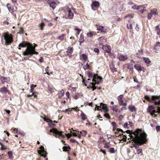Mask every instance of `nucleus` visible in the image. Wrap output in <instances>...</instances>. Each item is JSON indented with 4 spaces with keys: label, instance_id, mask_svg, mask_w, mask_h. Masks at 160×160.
I'll list each match as a JSON object with an SVG mask.
<instances>
[{
    "label": "nucleus",
    "instance_id": "46",
    "mask_svg": "<svg viewBox=\"0 0 160 160\" xmlns=\"http://www.w3.org/2000/svg\"><path fill=\"white\" fill-rule=\"evenodd\" d=\"M0 144L2 146L1 148L2 150H5L7 148L6 146L3 145L2 143H0Z\"/></svg>",
    "mask_w": 160,
    "mask_h": 160
},
{
    "label": "nucleus",
    "instance_id": "47",
    "mask_svg": "<svg viewBox=\"0 0 160 160\" xmlns=\"http://www.w3.org/2000/svg\"><path fill=\"white\" fill-rule=\"evenodd\" d=\"M152 16V15L150 13H149L148 15V19H151Z\"/></svg>",
    "mask_w": 160,
    "mask_h": 160
},
{
    "label": "nucleus",
    "instance_id": "38",
    "mask_svg": "<svg viewBox=\"0 0 160 160\" xmlns=\"http://www.w3.org/2000/svg\"><path fill=\"white\" fill-rule=\"evenodd\" d=\"M154 108V107L153 106H152V105L149 106L148 107V110L149 111V112H152V111L154 110H153Z\"/></svg>",
    "mask_w": 160,
    "mask_h": 160
},
{
    "label": "nucleus",
    "instance_id": "4",
    "mask_svg": "<svg viewBox=\"0 0 160 160\" xmlns=\"http://www.w3.org/2000/svg\"><path fill=\"white\" fill-rule=\"evenodd\" d=\"M3 35L4 38L5 40V44L6 45H8L12 42V38L11 34H9L8 33H4Z\"/></svg>",
    "mask_w": 160,
    "mask_h": 160
},
{
    "label": "nucleus",
    "instance_id": "43",
    "mask_svg": "<svg viewBox=\"0 0 160 160\" xmlns=\"http://www.w3.org/2000/svg\"><path fill=\"white\" fill-rule=\"evenodd\" d=\"M70 148L69 147H67L66 146H64L63 147V149L64 151H68L70 149Z\"/></svg>",
    "mask_w": 160,
    "mask_h": 160
},
{
    "label": "nucleus",
    "instance_id": "57",
    "mask_svg": "<svg viewBox=\"0 0 160 160\" xmlns=\"http://www.w3.org/2000/svg\"><path fill=\"white\" fill-rule=\"evenodd\" d=\"M112 109L113 111L115 112H118V110L116 109L114 107H112Z\"/></svg>",
    "mask_w": 160,
    "mask_h": 160
},
{
    "label": "nucleus",
    "instance_id": "48",
    "mask_svg": "<svg viewBox=\"0 0 160 160\" xmlns=\"http://www.w3.org/2000/svg\"><path fill=\"white\" fill-rule=\"evenodd\" d=\"M142 149H138L137 150V153L138 154H139L140 153H141V155H142Z\"/></svg>",
    "mask_w": 160,
    "mask_h": 160
},
{
    "label": "nucleus",
    "instance_id": "40",
    "mask_svg": "<svg viewBox=\"0 0 160 160\" xmlns=\"http://www.w3.org/2000/svg\"><path fill=\"white\" fill-rule=\"evenodd\" d=\"M83 59L85 61H86L87 59V56L85 54H82V55Z\"/></svg>",
    "mask_w": 160,
    "mask_h": 160
},
{
    "label": "nucleus",
    "instance_id": "55",
    "mask_svg": "<svg viewBox=\"0 0 160 160\" xmlns=\"http://www.w3.org/2000/svg\"><path fill=\"white\" fill-rule=\"evenodd\" d=\"M65 135L66 137H67L68 138H70L72 136V134H65Z\"/></svg>",
    "mask_w": 160,
    "mask_h": 160
},
{
    "label": "nucleus",
    "instance_id": "42",
    "mask_svg": "<svg viewBox=\"0 0 160 160\" xmlns=\"http://www.w3.org/2000/svg\"><path fill=\"white\" fill-rule=\"evenodd\" d=\"M8 154L9 156V158L10 159H12L13 156H12V153L11 151H9L8 152Z\"/></svg>",
    "mask_w": 160,
    "mask_h": 160
},
{
    "label": "nucleus",
    "instance_id": "20",
    "mask_svg": "<svg viewBox=\"0 0 160 160\" xmlns=\"http://www.w3.org/2000/svg\"><path fill=\"white\" fill-rule=\"evenodd\" d=\"M143 54V51L142 49L138 50V52L136 53V56L138 58H141Z\"/></svg>",
    "mask_w": 160,
    "mask_h": 160
},
{
    "label": "nucleus",
    "instance_id": "29",
    "mask_svg": "<svg viewBox=\"0 0 160 160\" xmlns=\"http://www.w3.org/2000/svg\"><path fill=\"white\" fill-rule=\"evenodd\" d=\"M43 119L44 121H46L48 123V122H55V123H57V122H56L55 121H53L52 120L48 118H46L45 117L43 118Z\"/></svg>",
    "mask_w": 160,
    "mask_h": 160
},
{
    "label": "nucleus",
    "instance_id": "14",
    "mask_svg": "<svg viewBox=\"0 0 160 160\" xmlns=\"http://www.w3.org/2000/svg\"><path fill=\"white\" fill-rule=\"evenodd\" d=\"M99 6V2L96 1L93 2L91 5L92 8L93 10H95V9L94 8V7L97 8Z\"/></svg>",
    "mask_w": 160,
    "mask_h": 160
},
{
    "label": "nucleus",
    "instance_id": "37",
    "mask_svg": "<svg viewBox=\"0 0 160 160\" xmlns=\"http://www.w3.org/2000/svg\"><path fill=\"white\" fill-rule=\"evenodd\" d=\"M80 133L83 136H85L86 135L87 133L86 131L85 130H82V131L80 132Z\"/></svg>",
    "mask_w": 160,
    "mask_h": 160
},
{
    "label": "nucleus",
    "instance_id": "12",
    "mask_svg": "<svg viewBox=\"0 0 160 160\" xmlns=\"http://www.w3.org/2000/svg\"><path fill=\"white\" fill-rule=\"evenodd\" d=\"M47 3L49 4L50 7L54 9L56 7L57 4L55 2L52 1V0H47Z\"/></svg>",
    "mask_w": 160,
    "mask_h": 160
},
{
    "label": "nucleus",
    "instance_id": "28",
    "mask_svg": "<svg viewBox=\"0 0 160 160\" xmlns=\"http://www.w3.org/2000/svg\"><path fill=\"white\" fill-rule=\"evenodd\" d=\"M65 36L66 34H62L57 37V38L59 39L61 41H62L65 39Z\"/></svg>",
    "mask_w": 160,
    "mask_h": 160
},
{
    "label": "nucleus",
    "instance_id": "6",
    "mask_svg": "<svg viewBox=\"0 0 160 160\" xmlns=\"http://www.w3.org/2000/svg\"><path fill=\"white\" fill-rule=\"evenodd\" d=\"M34 54L38 55V53L35 51V47H33L32 44L31 47H28V49L26 52L25 56H31Z\"/></svg>",
    "mask_w": 160,
    "mask_h": 160
},
{
    "label": "nucleus",
    "instance_id": "10",
    "mask_svg": "<svg viewBox=\"0 0 160 160\" xmlns=\"http://www.w3.org/2000/svg\"><path fill=\"white\" fill-rule=\"evenodd\" d=\"M66 18H68L69 19L72 18L73 16V14L71 11L70 8H66Z\"/></svg>",
    "mask_w": 160,
    "mask_h": 160
},
{
    "label": "nucleus",
    "instance_id": "13",
    "mask_svg": "<svg viewBox=\"0 0 160 160\" xmlns=\"http://www.w3.org/2000/svg\"><path fill=\"white\" fill-rule=\"evenodd\" d=\"M117 58L120 61H124L127 60L128 58L127 55H123L122 54L118 55Z\"/></svg>",
    "mask_w": 160,
    "mask_h": 160
},
{
    "label": "nucleus",
    "instance_id": "49",
    "mask_svg": "<svg viewBox=\"0 0 160 160\" xmlns=\"http://www.w3.org/2000/svg\"><path fill=\"white\" fill-rule=\"evenodd\" d=\"M48 68H49V67H47L45 69V71L46 72V73H47L48 74V75H49V72H48V71H49V70H48Z\"/></svg>",
    "mask_w": 160,
    "mask_h": 160
},
{
    "label": "nucleus",
    "instance_id": "19",
    "mask_svg": "<svg viewBox=\"0 0 160 160\" xmlns=\"http://www.w3.org/2000/svg\"><path fill=\"white\" fill-rule=\"evenodd\" d=\"M100 106L99 107L103 109V112H108V110L107 108V106L106 104H104L102 103L100 104Z\"/></svg>",
    "mask_w": 160,
    "mask_h": 160
},
{
    "label": "nucleus",
    "instance_id": "34",
    "mask_svg": "<svg viewBox=\"0 0 160 160\" xmlns=\"http://www.w3.org/2000/svg\"><path fill=\"white\" fill-rule=\"evenodd\" d=\"M79 41L81 43L83 42L84 41V37L82 34H80V37L79 39Z\"/></svg>",
    "mask_w": 160,
    "mask_h": 160
},
{
    "label": "nucleus",
    "instance_id": "26",
    "mask_svg": "<svg viewBox=\"0 0 160 160\" xmlns=\"http://www.w3.org/2000/svg\"><path fill=\"white\" fill-rule=\"evenodd\" d=\"M128 109L131 112H135L136 111V108L133 105H130L128 107Z\"/></svg>",
    "mask_w": 160,
    "mask_h": 160
},
{
    "label": "nucleus",
    "instance_id": "61",
    "mask_svg": "<svg viewBox=\"0 0 160 160\" xmlns=\"http://www.w3.org/2000/svg\"><path fill=\"white\" fill-rule=\"evenodd\" d=\"M136 29L137 31H138L139 30L138 25L137 24L136 25Z\"/></svg>",
    "mask_w": 160,
    "mask_h": 160
},
{
    "label": "nucleus",
    "instance_id": "15",
    "mask_svg": "<svg viewBox=\"0 0 160 160\" xmlns=\"http://www.w3.org/2000/svg\"><path fill=\"white\" fill-rule=\"evenodd\" d=\"M98 41L99 44L102 45L106 42V39L105 37H101L98 39Z\"/></svg>",
    "mask_w": 160,
    "mask_h": 160
},
{
    "label": "nucleus",
    "instance_id": "64",
    "mask_svg": "<svg viewBox=\"0 0 160 160\" xmlns=\"http://www.w3.org/2000/svg\"><path fill=\"white\" fill-rule=\"evenodd\" d=\"M123 118V116L122 115H120L119 116V119L120 120L122 119Z\"/></svg>",
    "mask_w": 160,
    "mask_h": 160
},
{
    "label": "nucleus",
    "instance_id": "8",
    "mask_svg": "<svg viewBox=\"0 0 160 160\" xmlns=\"http://www.w3.org/2000/svg\"><path fill=\"white\" fill-rule=\"evenodd\" d=\"M36 85H34L32 84L30 86V91L31 92H32V94L31 95H28V97H31L32 99L33 98H35L37 97V95H36V92H33V90L34 89V88L36 87Z\"/></svg>",
    "mask_w": 160,
    "mask_h": 160
},
{
    "label": "nucleus",
    "instance_id": "62",
    "mask_svg": "<svg viewBox=\"0 0 160 160\" xmlns=\"http://www.w3.org/2000/svg\"><path fill=\"white\" fill-rule=\"evenodd\" d=\"M3 23L5 24H9V22L7 21H4Z\"/></svg>",
    "mask_w": 160,
    "mask_h": 160
},
{
    "label": "nucleus",
    "instance_id": "33",
    "mask_svg": "<svg viewBox=\"0 0 160 160\" xmlns=\"http://www.w3.org/2000/svg\"><path fill=\"white\" fill-rule=\"evenodd\" d=\"M143 60L145 63L147 64H149L151 62L150 60L148 58H144Z\"/></svg>",
    "mask_w": 160,
    "mask_h": 160
},
{
    "label": "nucleus",
    "instance_id": "39",
    "mask_svg": "<svg viewBox=\"0 0 160 160\" xmlns=\"http://www.w3.org/2000/svg\"><path fill=\"white\" fill-rule=\"evenodd\" d=\"M147 4H144L143 5H140V7H141L142 8V9L140 10H142V12H143V11L144 8H146L147 7Z\"/></svg>",
    "mask_w": 160,
    "mask_h": 160
},
{
    "label": "nucleus",
    "instance_id": "17",
    "mask_svg": "<svg viewBox=\"0 0 160 160\" xmlns=\"http://www.w3.org/2000/svg\"><path fill=\"white\" fill-rule=\"evenodd\" d=\"M0 79L2 83H4L5 82L8 83L9 82L10 79L8 78L0 76Z\"/></svg>",
    "mask_w": 160,
    "mask_h": 160
},
{
    "label": "nucleus",
    "instance_id": "9",
    "mask_svg": "<svg viewBox=\"0 0 160 160\" xmlns=\"http://www.w3.org/2000/svg\"><path fill=\"white\" fill-rule=\"evenodd\" d=\"M40 150L38 151V153L44 157H46L47 152L44 150V147L43 146H41L40 147Z\"/></svg>",
    "mask_w": 160,
    "mask_h": 160
},
{
    "label": "nucleus",
    "instance_id": "58",
    "mask_svg": "<svg viewBox=\"0 0 160 160\" xmlns=\"http://www.w3.org/2000/svg\"><path fill=\"white\" fill-rule=\"evenodd\" d=\"M123 136L124 137V138H123V139H122V140L125 142L126 141V139H127V137H126V135H123Z\"/></svg>",
    "mask_w": 160,
    "mask_h": 160
},
{
    "label": "nucleus",
    "instance_id": "32",
    "mask_svg": "<svg viewBox=\"0 0 160 160\" xmlns=\"http://www.w3.org/2000/svg\"><path fill=\"white\" fill-rule=\"evenodd\" d=\"M95 34V33L94 32H88L87 33V35L90 37H92L93 35Z\"/></svg>",
    "mask_w": 160,
    "mask_h": 160
},
{
    "label": "nucleus",
    "instance_id": "18",
    "mask_svg": "<svg viewBox=\"0 0 160 160\" xmlns=\"http://www.w3.org/2000/svg\"><path fill=\"white\" fill-rule=\"evenodd\" d=\"M97 30L99 31L101 33H106V29L102 26H99L98 27H97Z\"/></svg>",
    "mask_w": 160,
    "mask_h": 160
},
{
    "label": "nucleus",
    "instance_id": "52",
    "mask_svg": "<svg viewBox=\"0 0 160 160\" xmlns=\"http://www.w3.org/2000/svg\"><path fill=\"white\" fill-rule=\"evenodd\" d=\"M70 141L72 142V143H75V142H77V143H78V141H76L75 140L73 139H70Z\"/></svg>",
    "mask_w": 160,
    "mask_h": 160
},
{
    "label": "nucleus",
    "instance_id": "3",
    "mask_svg": "<svg viewBox=\"0 0 160 160\" xmlns=\"http://www.w3.org/2000/svg\"><path fill=\"white\" fill-rule=\"evenodd\" d=\"M145 99L151 102L154 103L156 105L160 106V95L158 96H152L151 97L148 96H145ZM158 109L160 113V107L158 108Z\"/></svg>",
    "mask_w": 160,
    "mask_h": 160
},
{
    "label": "nucleus",
    "instance_id": "27",
    "mask_svg": "<svg viewBox=\"0 0 160 160\" xmlns=\"http://www.w3.org/2000/svg\"><path fill=\"white\" fill-rule=\"evenodd\" d=\"M127 68L130 70V71L132 72H133V66L132 64L130 63L127 64Z\"/></svg>",
    "mask_w": 160,
    "mask_h": 160
},
{
    "label": "nucleus",
    "instance_id": "22",
    "mask_svg": "<svg viewBox=\"0 0 160 160\" xmlns=\"http://www.w3.org/2000/svg\"><path fill=\"white\" fill-rule=\"evenodd\" d=\"M150 12L154 15H157L158 14L157 9L155 8L151 10Z\"/></svg>",
    "mask_w": 160,
    "mask_h": 160
},
{
    "label": "nucleus",
    "instance_id": "53",
    "mask_svg": "<svg viewBox=\"0 0 160 160\" xmlns=\"http://www.w3.org/2000/svg\"><path fill=\"white\" fill-rule=\"evenodd\" d=\"M70 133H72V135L74 137H76L77 136V134L75 132H72V131H70Z\"/></svg>",
    "mask_w": 160,
    "mask_h": 160
},
{
    "label": "nucleus",
    "instance_id": "41",
    "mask_svg": "<svg viewBox=\"0 0 160 160\" xmlns=\"http://www.w3.org/2000/svg\"><path fill=\"white\" fill-rule=\"evenodd\" d=\"M45 24L43 22H42L40 25V29L42 30L43 29Z\"/></svg>",
    "mask_w": 160,
    "mask_h": 160
},
{
    "label": "nucleus",
    "instance_id": "30",
    "mask_svg": "<svg viewBox=\"0 0 160 160\" xmlns=\"http://www.w3.org/2000/svg\"><path fill=\"white\" fill-rule=\"evenodd\" d=\"M154 48L156 50L160 48V42H158L156 43L154 46Z\"/></svg>",
    "mask_w": 160,
    "mask_h": 160
},
{
    "label": "nucleus",
    "instance_id": "31",
    "mask_svg": "<svg viewBox=\"0 0 160 160\" xmlns=\"http://www.w3.org/2000/svg\"><path fill=\"white\" fill-rule=\"evenodd\" d=\"M64 92L63 90L59 91L58 92L59 97L60 98L62 97L64 95Z\"/></svg>",
    "mask_w": 160,
    "mask_h": 160
},
{
    "label": "nucleus",
    "instance_id": "63",
    "mask_svg": "<svg viewBox=\"0 0 160 160\" xmlns=\"http://www.w3.org/2000/svg\"><path fill=\"white\" fill-rule=\"evenodd\" d=\"M112 125L114 126H116V123H115V122H112Z\"/></svg>",
    "mask_w": 160,
    "mask_h": 160
},
{
    "label": "nucleus",
    "instance_id": "21",
    "mask_svg": "<svg viewBox=\"0 0 160 160\" xmlns=\"http://www.w3.org/2000/svg\"><path fill=\"white\" fill-rule=\"evenodd\" d=\"M73 51V49L71 47H69L68 48V50L67 51V55L68 56H69L72 54Z\"/></svg>",
    "mask_w": 160,
    "mask_h": 160
},
{
    "label": "nucleus",
    "instance_id": "45",
    "mask_svg": "<svg viewBox=\"0 0 160 160\" xmlns=\"http://www.w3.org/2000/svg\"><path fill=\"white\" fill-rule=\"evenodd\" d=\"M150 113V114L152 116H153V115H155V116H156V115L154 114V113L156 112L155 110H153L152 112H149Z\"/></svg>",
    "mask_w": 160,
    "mask_h": 160
},
{
    "label": "nucleus",
    "instance_id": "36",
    "mask_svg": "<svg viewBox=\"0 0 160 160\" xmlns=\"http://www.w3.org/2000/svg\"><path fill=\"white\" fill-rule=\"evenodd\" d=\"M81 112H82V111ZM81 117L82 119L84 120H86V119L87 118L86 117V115L84 114V113H83L82 112L81 114Z\"/></svg>",
    "mask_w": 160,
    "mask_h": 160
},
{
    "label": "nucleus",
    "instance_id": "16",
    "mask_svg": "<svg viewBox=\"0 0 160 160\" xmlns=\"http://www.w3.org/2000/svg\"><path fill=\"white\" fill-rule=\"evenodd\" d=\"M102 48L104 51L108 52L109 53L111 52V47L108 45H103Z\"/></svg>",
    "mask_w": 160,
    "mask_h": 160
},
{
    "label": "nucleus",
    "instance_id": "54",
    "mask_svg": "<svg viewBox=\"0 0 160 160\" xmlns=\"http://www.w3.org/2000/svg\"><path fill=\"white\" fill-rule=\"evenodd\" d=\"M94 52H95L96 53H97L98 54L99 53V49L98 48H95L94 49Z\"/></svg>",
    "mask_w": 160,
    "mask_h": 160
},
{
    "label": "nucleus",
    "instance_id": "44",
    "mask_svg": "<svg viewBox=\"0 0 160 160\" xmlns=\"http://www.w3.org/2000/svg\"><path fill=\"white\" fill-rule=\"evenodd\" d=\"M103 116L107 119H109L110 118V115L108 113H105L104 115Z\"/></svg>",
    "mask_w": 160,
    "mask_h": 160
},
{
    "label": "nucleus",
    "instance_id": "2",
    "mask_svg": "<svg viewBox=\"0 0 160 160\" xmlns=\"http://www.w3.org/2000/svg\"><path fill=\"white\" fill-rule=\"evenodd\" d=\"M88 78H92V81L93 82H90L89 86L92 89V90L94 91L96 88V87L95 86V84L96 83L98 84L99 82H102V78L101 77L98 76L97 74L93 75L90 72L88 73Z\"/></svg>",
    "mask_w": 160,
    "mask_h": 160
},
{
    "label": "nucleus",
    "instance_id": "5",
    "mask_svg": "<svg viewBox=\"0 0 160 160\" xmlns=\"http://www.w3.org/2000/svg\"><path fill=\"white\" fill-rule=\"evenodd\" d=\"M32 44L29 43L26 41H23L20 43L18 45V49H21V47H27V48L24 52H23V54L25 56L26 52L28 49V47H31Z\"/></svg>",
    "mask_w": 160,
    "mask_h": 160
},
{
    "label": "nucleus",
    "instance_id": "23",
    "mask_svg": "<svg viewBox=\"0 0 160 160\" xmlns=\"http://www.w3.org/2000/svg\"><path fill=\"white\" fill-rule=\"evenodd\" d=\"M8 8L9 11L11 12H14L17 9L16 7L15 6L12 7H8Z\"/></svg>",
    "mask_w": 160,
    "mask_h": 160
},
{
    "label": "nucleus",
    "instance_id": "24",
    "mask_svg": "<svg viewBox=\"0 0 160 160\" xmlns=\"http://www.w3.org/2000/svg\"><path fill=\"white\" fill-rule=\"evenodd\" d=\"M134 67L138 71H141L142 70V68L141 66L137 64L134 65Z\"/></svg>",
    "mask_w": 160,
    "mask_h": 160
},
{
    "label": "nucleus",
    "instance_id": "51",
    "mask_svg": "<svg viewBox=\"0 0 160 160\" xmlns=\"http://www.w3.org/2000/svg\"><path fill=\"white\" fill-rule=\"evenodd\" d=\"M109 151L111 153H114L115 152V150L114 148H111L109 149Z\"/></svg>",
    "mask_w": 160,
    "mask_h": 160
},
{
    "label": "nucleus",
    "instance_id": "56",
    "mask_svg": "<svg viewBox=\"0 0 160 160\" xmlns=\"http://www.w3.org/2000/svg\"><path fill=\"white\" fill-rule=\"evenodd\" d=\"M75 30H76L77 31V34L78 35L79 34L80 32L81 31V30L78 29V28H76L75 29Z\"/></svg>",
    "mask_w": 160,
    "mask_h": 160
},
{
    "label": "nucleus",
    "instance_id": "25",
    "mask_svg": "<svg viewBox=\"0 0 160 160\" xmlns=\"http://www.w3.org/2000/svg\"><path fill=\"white\" fill-rule=\"evenodd\" d=\"M8 91L7 88L4 87L0 89V92L2 93H6Z\"/></svg>",
    "mask_w": 160,
    "mask_h": 160
},
{
    "label": "nucleus",
    "instance_id": "11",
    "mask_svg": "<svg viewBox=\"0 0 160 160\" xmlns=\"http://www.w3.org/2000/svg\"><path fill=\"white\" fill-rule=\"evenodd\" d=\"M123 98V95H121L118 96V100L119 104L120 106L123 105L124 106H126L127 105V104L126 102H123V101L122 100Z\"/></svg>",
    "mask_w": 160,
    "mask_h": 160
},
{
    "label": "nucleus",
    "instance_id": "7",
    "mask_svg": "<svg viewBox=\"0 0 160 160\" xmlns=\"http://www.w3.org/2000/svg\"><path fill=\"white\" fill-rule=\"evenodd\" d=\"M50 132H53L55 134L54 136L56 138H58L59 137H61L62 138L64 137V135L62 134V132L59 131L55 128H53L52 129H50Z\"/></svg>",
    "mask_w": 160,
    "mask_h": 160
},
{
    "label": "nucleus",
    "instance_id": "1",
    "mask_svg": "<svg viewBox=\"0 0 160 160\" xmlns=\"http://www.w3.org/2000/svg\"><path fill=\"white\" fill-rule=\"evenodd\" d=\"M134 136L130 134V137L132 141L133 142L132 144L136 149L139 148L140 145H142L146 142L147 140L144 133H143L141 129H137L132 133Z\"/></svg>",
    "mask_w": 160,
    "mask_h": 160
},
{
    "label": "nucleus",
    "instance_id": "59",
    "mask_svg": "<svg viewBox=\"0 0 160 160\" xmlns=\"http://www.w3.org/2000/svg\"><path fill=\"white\" fill-rule=\"evenodd\" d=\"M142 9L141 7H140V5L137 6V10H141Z\"/></svg>",
    "mask_w": 160,
    "mask_h": 160
},
{
    "label": "nucleus",
    "instance_id": "60",
    "mask_svg": "<svg viewBox=\"0 0 160 160\" xmlns=\"http://www.w3.org/2000/svg\"><path fill=\"white\" fill-rule=\"evenodd\" d=\"M19 32L21 34H22L23 33V30L22 28H20L19 31Z\"/></svg>",
    "mask_w": 160,
    "mask_h": 160
},
{
    "label": "nucleus",
    "instance_id": "50",
    "mask_svg": "<svg viewBox=\"0 0 160 160\" xmlns=\"http://www.w3.org/2000/svg\"><path fill=\"white\" fill-rule=\"evenodd\" d=\"M156 130L157 132H158L160 131V126H157L156 127Z\"/></svg>",
    "mask_w": 160,
    "mask_h": 160
},
{
    "label": "nucleus",
    "instance_id": "35",
    "mask_svg": "<svg viewBox=\"0 0 160 160\" xmlns=\"http://www.w3.org/2000/svg\"><path fill=\"white\" fill-rule=\"evenodd\" d=\"M110 68L111 70L113 72H116L117 71V69L115 67H113L112 66H110Z\"/></svg>",
    "mask_w": 160,
    "mask_h": 160
}]
</instances>
